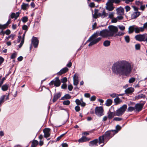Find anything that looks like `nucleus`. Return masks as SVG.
Returning a JSON list of instances; mask_svg holds the SVG:
<instances>
[{
    "label": "nucleus",
    "mask_w": 147,
    "mask_h": 147,
    "mask_svg": "<svg viewBox=\"0 0 147 147\" xmlns=\"http://www.w3.org/2000/svg\"><path fill=\"white\" fill-rule=\"evenodd\" d=\"M90 94L88 93H86L84 94V96L86 98H90Z\"/></svg>",
    "instance_id": "63"
},
{
    "label": "nucleus",
    "mask_w": 147,
    "mask_h": 147,
    "mask_svg": "<svg viewBox=\"0 0 147 147\" xmlns=\"http://www.w3.org/2000/svg\"><path fill=\"white\" fill-rule=\"evenodd\" d=\"M61 93L60 92L54 94L53 99V102H54L56 101L57 100L61 97Z\"/></svg>",
    "instance_id": "13"
},
{
    "label": "nucleus",
    "mask_w": 147,
    "mask_h": 147,
    "mask_svg": "<svg viewBox=\"0 0 147 147\" xmlns=\"http://www.w3.org/2000/svg\"><path fill=\"white\" fill-rule=\"evenodd\" d=\"M73 87L71 85H69L68 86V88L69 91H71L73 89Z\"/></svg>",
    "instance_id": "54"
},
{
    "label": "nucleus",
    "mask_w": 147,
    "mask_h": 147,
    "mask_svg": "<svg viewBox=\"0 0 147 147\" xmlns=\"http://www.w3.org/2000/svg\"><path fill=\"white\" fill-rule=\"evenodd\" d=\"M16 16L15 13H12L10 15V17L11 19H13L14 18L15 19Z\"/></svg>",
    "instance_id": "49"
},
{
    "label": "nucleus",
    "mask_w": 147,
    "mask_h": 147,
    "mask_svg": "<svg viewBox=\"0 0 147 147\" xmlns=\"http://www.w3.org/2000/svg\"><path fill=\"white\" fill-rule=\"evenodd\" d=\"M67 80L66 77H63L61 80V82H62L63 83H65L67 81Z\"/></svg>",
    "instance_id": "39"
},
{
    "label": "nucleus",
    "mask_w": 147,
    "mask_h": 147,
    "mask_svg": "<svg viewBox=\"0 0 147 147\" xmlns=\"http://www.w3.org/2000/svg\"><path fill=\"white\" fill-rule=\"evenodd\" d=\"M132 7L134 9V10L135 11V12L138 11V8L136 7L135 6H133Z\"/></svg>",
    "instance_id": "59"
},
{
    "label": "nucleus",
    "mask_w": 147,
    "mask_h": 147,
    "mask_svg": "<svg viewBox=\"0 0 147 147\" xmlns=\"http://www.w3.org/2000/svg\"><path fill=\"white\" fill-rule=\"evenodd\" d=\"M123 119L122 118H120L119 117H115L113 119V121H120L122 120Z\"/></svg>",
    "instance_id": "41"
},
{
    "label": "nucleus",
    "mask_w": 147,
    "mask_h": 147,
    "mask_svg": "<svg viewBox=\"0 0 147 147\" xmlns=\"http://www.w3.org/2000/svg\"><path fill=\"white\" fill-rule=\"evenodd\" d=\"M145 98V95L142 94H140L136 96L135 97V100H136L140 98Z\"/></svg>",
    "instance_id": "20"
},
{
    "label": "nucleus",
    "mask_w": 147,
    "mask_h": 147,
    "mask_svg": "<svg viewBox=\"0 0 147 147\" xmlns=\"http://www.w3.org/2000/svg\"><path fill=\"white\" fill-rule=\"evenodd\" d=\"M1 89L2 91H7L8 89V86L7 84H5L1 86Z\"/></svg>",
    "instance_id": "22"
},
{
    "label": "nucleus",
    "mask_w": 147,
    "mask_h": 147,
    "mask_svg": "<svg viewBox=\"0 0 147 147\" xmlns=\"http://www.w3.org/2000/svg\"><path fill=\"white\" fill-rule=\"evenodd\" d=\"M134 30H135V28L134 27V26H130L129 28L128 32L129 34H131L134 32Z\"/></svg>",
    "instance_id": "27"
},
{
    "label": "nucleus",
    "mask_w": 147,
    "mask_h": 147,
    "mask_svg": "<svg viewBox=\"0 0 147 147\" xmlns=\"http://www.w3.org/2000/svg\"><path fill=\"white\" fill-rule=\"evenodd\" d=\"M11 22V20L9 18L8 19L7 22L4 25H2V29H4L7 28L8 26Z\"/></svg>",
    "instance_id": "18"
},
{
    "label": "nucleus",
    "mask_w": 147,
    "mask_h": 147,
    "mask_svg": "<svg viewBox=\"0 0 147 147\" xmlns=\"http://www.w3.org/2000/svg\"><path fill=\"white\" fill-rule=\"evenodd\" d=\"M79 75L77 73L75 74L73 77V79H76L77 80H78Z\"/></svg>",
    "instance_id": "47"
},
{
    "label": "nucleus",
    "mask_w": 147,
    "mask_h": 147,
    "mask_svg": "<svg viewBox=\"0 0 147 147\" xmlns=\"http://www.w3.org/2000/svg\"><path fill=\"white\" fill-rule=\"evenodd\" d=\"M112 102L113 101L112 100L110 99H107L106 102V105L107 106H110L111 105Z\"/></svg>",
    "instance_id": "28"
},
{
    "label": "nucleus",
    "mask_w": 147,
    "mask_h": 147,
    "mask_svg": "<svg viewBox=\"0 0 147 147\" xmlns=\"http://www.w3.org/2000/svg\"><path fill=\"white\" fill-rule=\"evenodd\" d=\"M67 87V85L66 83H63L61 86V88L63 89H66Z\"/></svg>",
    "instance_id": "45"
},
{
    "label": "nucleus",
    "mask_w": 147,
    "mask_h": 147,
    "mask_svg": "<svg viewBox=\"0 0 147 147\" xmlns=\"http://www.w3.org/2000/svg\"><path fill=\"white\" fill-rule=\"evenodd\" d=\"M145 34H139L136 35L135 36V39L137 41L140 42L146 41V38H145Z\"/></svg>",
    "instance_id": "8"
},
{
    "label": "nucleus",
    "mask_w": 147,
    "mask_h": 147,
    "mask_svg": "<svg viewBox=\"0 0 147 147\" xmlns=\"http://www.w3.org/2000/svg\"><path fill=\"white\" fill-rule=\"evenodd\" d=\"M51 129L49 128H45L43 130V132L44 133V137L45 138H47L50 136V131Z\"/></svg>",
    "instance_id": "10"
},
{
    "label": "nucleus",
    "mask_w": 147,
    "mask_h": 147,
    "mask_svg": "<svg viewBox=\"0 0 147 147\" xmlns=\"http://www.w3.org/2000/svg\"><path fill=\"white\" fill-rule=\"evenodd\" d=\"M110 42L108 40L105 41L103 43V45L105 47H108L110 45Z\"/></svg>",
    "instance_id": "30"
},
{
    "label": "nucleus",
    "mask_w": 147,
    "mask_h": 147,
    "mask_svg": "<svg viewBox=\"0 0 147 147\" xmlns=\"http://www.w3.org/2000/svg\"><path fill=\"white\" fill-rule=\"evenodd\" d=\"M5 97V95H3L1 96L0 98V105L4 102V100Z\"/></svg>",
    "instance_id": "32"
},
{
    "label": "nucleus",
    "mask_w": 147,
    "mask_h": 147,
    "mask_svg": "<svg viewBox=\"0 0 147 147\" xmlns=\"http://www.w3.org/2000/svg\"><path fill=\"white\" fill-rule=\"evenodd\" d=\"M108 13H106L105 12V10H104L102 13V18H104L105 17H107L108 16Z\"/></svg>",
    "instance_id": "37"
},
{
    "label": "nucleus",
    "mask_w": 147,
    "mask_h": 147,
    "mask_svg": "<svg viewBox=\"0 0 147 147\" xmlns=\"http://www.w3.org/2000/svg\"><path fill=\"white\" fill-rule=\"evenodd\" d=\"M62 147H67L68 145L66 143H63L62 144Z\"/></svg>",
    "instance_id": "64"
},
{
    "label": "nucleus",
    "mask_w": 147,
    "mask_h": 147,
    "mask_svg": "<svg viewBox=\"0 0 147 147\" xmlns=\"http://www.w3.org/2000/svg\"><path fill=\"white\" fill-rule=\"evenodd\" d=\"M140 44H137L135 45V48L136 50H139L140 49Z\"/></svg>",
    "instance_id": "40"
},
{
    "label": "nucleus",
    "mask_w": 147,
    "mask_h": 147,
    "mask_svg": "<svg viewBox=\"0 0 147 147\" xmlns=\"http://www.w3.org/2000/svg\"><path fill=\"white\" fill-rule=\"evenodd\" d=\"M108 117L109 119H112L114 116H116V114L115 113V112H113L109 111L108 113Z\"/></svg>",
    "instance_id": "17"
},
{
    "label": "nucleus",
    "mask_w": 147,
    "mask_h": 147,
    "mask_svg": "<svg viewBox=\"0 0 147 147\" xmlns=\"http://www.w3.org/2000/svg\"><path fill=\"white\" fill-rule=\"evenodd\" d=\"M71 98V96L68 94H65L63 97L61 98V100H64L65 99H70Z\"/></svg>",
    "instance_id": "23"
},
{
    "label": "nucleus",
    "mask_w": 147,
    "mask_h": 147,
    "mask_svg": "<svg viewBox=\"0 0 147 147\" xmlns=\"http://www.w3.org/2000/svg\"><path fill=\"white\" fill-rule=\"evenodd\" d=\"M70 103V102L69 100H65L63 102V104L65 105H68Z\"/></svg>",
    "instance_id": "34"
},
{
    "label": "nucleus",
    "mask_w": 147,
    "mask_h": 147,
    "mask_svg": "<svg viewBox=\"0 0 147 147\" xmlns=\"http://www.w3.org/2000/svg\"><path fill=\"white\" fill-rule=\"evenodd\" d=\"M114 101L115 103V105L119 104L121 102V100L120 98L118 96L114 99Z\"/></svg>",
    "instance_id": "26"
},
{
    "label": "nucleus",
    "mask_w": 147,
    "mask_h": 147,
    "mask_svg": "<svg viewBox=\"0 0 147 147\" xmlns=\"http://www.w3.org/2000/svg\"><path fill=\"white\" fill-rule=\"evenodd\" d=\"M16 55L17 54L16 52L13 53L11 56L10 58L11 59H14L16 58Z\"/></svg>",
    "instance_id": "42"
},
{
    "label": "nucleus",
    "mask_w": 147,
    "mask_h": 147,
    "mask_svg": "<svg viewBox=\"0 0 147 147\" xmlns=\"http://www.w3.org/2000/svg\"><path fill=\"white\" fill-rule=\"evenodd\" d=\"M134 91V89L132 87L128 88L125 90V94H131Z\"/></svg>",
    "instance_id": "16"
},
{
    "label": "nucleus",
    "mask_w": 147,
    "mask_h": 147,
    "mask_svg": "<svg viewBox=\"0 0 147 147\" xmlns=\"http://www.w3.org/2000/svg\"><path fill=\"white\" fill-rule=\"evenodd\" d=\"M131 67L130 63L125 61H120L114 63L112 67L113 72L116 75L127 76L129 74L131 71Z\"/></svg>",
    "instance_id": "2"
},
{
    "label": "nucleus",
    "mask_w": 147,
    "mask_h": 147,
    "mask_svg": "<svg viewBox=\"0 0 147 147\" xmlns=\"http://www.w3.org/2000/svg\"><path fill=\"white\" fill-rule=\"evenodd\" d=\"M104 109L102 107H96L95 109V113L97 116L100 117L103 115Z\"/></svg>",
    "instance_id": "7"
},
{
    "label": "nucleus",
    "mask_w": 147,
    "mask_h": 147,
    "mask_svg": "<svg viewBox=\"0 0 147 147\" xmlns=\"http://www.w3.org/2000/svg\"><path fill=\"white\" fill-rule=\"evenodd\" d=\"M90 140V138H88L85 136H83L81 138L78 140V142L79 143H83L88 141Z\"/></svg>",
    "instance_id": "14"
},
{
    "label": "nucleus",
    "mask_w": 147,
    "mask_h": 147,
    "mask_svg": "<svg viewBox=\"0 0 147 147\" xmlns=\"http://www.w3.org/2000/svg\"><path fill=\"white\" fill-rule=\"evenodd\" d=\"M127 110L128 112H132L133 111H135V107H128Z\"/></svg>",
    "instance_id": "33"
},
{
    "label": "nucleus",
    "mask_w": 147,
    "mask_h": 147,
    "mask_svg": "<svg viewBox=\"0 0 147 147\" xmlns=\"http://www.w3.org/2000/svg\"><path fill=\"white\" fill-rule=\"evenodd\" d=\"M117 10V13L118 14L120 15L123 13L124 10L122 8H118Z\"/></svg>",
    "instance_id": "25"
},
{
    "label": "nucleus",
    "mask_w": 147,
    "mask_h": 147,
    "mask_svg": "<svg viewBox=\"0 0 147 147\" xmlns=\"http://www.w3.org/2000/svg\"><path fill=\"white\" fill-rule=\"evenodd\" d=\"M97 26V23L96 22H95L94 24L92 25V29L94 30L96 28V26Z\"/></svg>",
    "instance_id": "61"
},
{
    "label": "nucleus",
    "mask_w": 147,
    "mask_h": 147,
    "mask_svg": "<svg viewBox=\"0 0 147 147\" xmlns=\"http://www.w3.org/2000/svg\"><path fill=\"white\" fill-rule=\"evenodd\" d=\"M116 130L107 131L103 135L99 136V144L104 143L105 142V143H106L110 139L117 133L118 131L121 129V127L119 125H117L116 127Z\"/></svg>",
    "instance_id": "3"
},
{
    "label": "nucleus",
    "mask_w": 147,
    "mask_h": 147,
    "mask_svg": "<svg viewBox=\"0 0 147 147\" xmlns=\"http://www.w3.org/2000/svg\"><path fill=\"white\" fill-rule=\"evenodd\" d=\"M142 102V103H137L135 105V109L136 111L139 112L142 110L146 102L145 101H142L141 100L140 101V102Z\"/></svg>",
    "instance_id": "6"
},
{
    "label": "nucleus",
    "mask_w": 147,
    "mask_h": 147,
    "mask_svg": "<svg viewBox=\"0 0 147 147\" xmlns=\"http://www.w3.org/2000/svg\"><path fill=\"white\" fill-rule=\"evenodd\" d=\"M99 137L98 138V140L97 139H94V140L91 141L89 142V145L90 146H92L93 145H95L96 146H98V142L99 144H100L99 143Z\"/></svg>",
    "instance_id": "11"
},
{
    "label": "nucleus",
    "mask_w": 147,
    "mask_h": 147,
    "mask_svg": "<svg viewBox=\"0 0 147 147\" xmlns=\"http://www.w3.org/2000/svg\"><path fill=\"white\" fill-rule=\"evenodd\" d=\"M29 5L28 4H25L24 3H23L22 5H21L22 9L24 10H25L26 9V8L28 7Z\"/></svg>",
    "instance_id": "29"
},
{
    "label": "nucleus",
    "mask_w": 147,
    "mask_h": 147,
    "mask_svg": "<svg viewBox=\"0 0 147 147\" xmlns=\"http://www.w3.org/2000/svg\"><path fill=\"white\" fill-rule=\"evenodd\" d=\"M20 13L19 12H17L16 13V14H15V16H16V18H15V20H16L18 18L19 16V15L20 14Z\"/></svg>",
    "instance_id": "58"
},
{
    "label": "nucleus",
    "mask_w": 147,
    "mask_h": 147,
    "mask_svg": "<svg viewBox=\"0 0 147 147\" xmlns=\"http://www.w3.org/2000/svg\"><path fill=\"white\" fill-rule=\"evenodd\" d=\"M117 22V18H113L112 19L111 22L112 23H116Z\"/></svg>",
    "instance_id": "62"
},
{
    "label": "nucleus",
    "mask_w": 147,
    "mask_h": 147,
    "mask_svg": "<svg viewBox=\"0 0 147 147\" xmlns=\"http://www.w3.org/2000/svg\"><path fill=\"white\" fill-rule=\"evenodd\" d=\"M123 35V33L122 32H118L117 34H116L114 36H122Z\"/></svg>",
    "instance_id": "53"
},
{
    "label": "nucleus",
    "mask_w": 147,
    "mask_h": 147,
    "mask_svg": "<svg viewBox=\"0 0 147 147\" xmlns=\"http://www.w3.org/2000/svg\"><path fill=\"white\" fill-rule=\"evenodd\" d=\"M109 30L107 29H103L100 31H97L94 33L87 41H90L92 40L88 45L89 47L96 44L100 41L102 38H107L113 37L116 33L118 31V29L115 26L110 25L108 27Z\"/></svg>",
    "instance_id": "1"
},
{
    "label": "nucleus",
    "mask_w": 147,
    "mask_h": 147,
    "mask_svg": "<svg viewBox=\"0 0 147 147\" xmlns=\"http://www.w3.org/2000/svg\"><path fill=\"white\" fill-rule=\"evenodd\" d=\"M68 68L67 67H65L62 69H61L60 71L57 73V74L58 76H61L63 74L66 73L68 70Z\"/></svg>",
    "instance_id": "12"
},
{
    "label": "nucleus",
    "mask_w": 147,
    "mask_h": 147,
    "mask_svg": "<svg viewBox=\"0 0 147 147\" xmlns=\"http://www.w3.org/2000/svg\"><path fill=\"white\" fill-rule=\"evenodd\" d=\"M67 133V132H65V133L61 135L60 136H59L57 139V141H59L62 137H63Z\"/></svg>",
    "instance_id": "36"
},
{
    "label": "nucleus",
    "mask_w": 147,
    "mask_h": 147,
    "mask_svg": "<svg viewBox=\"0 0 147 147\" xmlns=\"http://www.w3.org/2000/svg\"><path fill=\"white\" fill-rule=\"evenodd\" d=\"M24 40L22 39V40L21 42L20 43V45L18 46L19 47V48H20L23 45V44L24 43Z\"/></svg>",
    "instance_id": "51"
},
{
    "label": "nucleus",
    "mask_w": 147,
    "mask_h": 147,
    "mask_svg": "<svg viewBox=\"0 0 147 147\" xmlns=\"http://www.w3.org/2000/svg\"><path fill=\"white\" fill-rule=\"evenodd\" d=\"M135 78L133 77L129 79V82L130 84L134 82L135 81Z\"/></svg>",
    "instance_id": "38"
},
{
    "label": "nucleus",
    "mask_w": 147,
    "mask_h": 147,
    "mask_svg": "<svg viewBox=\"0 0 147 147\" xmlns=\"http://www.w3.org/2000/svg\"><path fill=\"white\" fill-rule=\"evenodd\" d=\"M38 143V142L37 140H34L32 142L31 147H36Z\"/></svg>",
    "instance_id": "24"
},
{
    "label": "nucleus",
    "mask_w": 147,
    "mask_h": 147,
    "mask_svg": "<svg viewBox=\"0 0 147 147\" xmlns=\"http://www.w3.org/2000/svg\"><path fill=\"white\" fill-rule=\"evenodd\" d=\"M22 29L23 30L27 31L28 30V27L26 25H24L22 27Z\"/></svg>",
    "instance_id": "43"
},
{
    "label": "nucleus",
    "mask_w": 147,
    "mask_h": 147,
    "mask_svg": "<svg viewBox=\"0 0 147 147\" xmlns=\"http://www.w3.org/2000/svg\"><path fill=\"white\" fill-rule=\"evenodd\" d=\"M96 97L94 96H93L91 97L90 100L91 101H94L96 100Z\"/></svg>",
    "instance_id": "57"
},
{
    "label": "nucleus",
    "mask_w": 147,
    "mask_h": 147,
    "mask_svg": "<svg viewBox=\"0 0 147 147\" xmlns=\"http://www.w3.org/2000/svg\"><path fill=\"white\" fill-rule=\"evenodd\" d=\"M74 80V85H76L77 86V85L79 83V81L78 80H77L76 79H73Z\"/></svg>",
    "instance_id": "46"
},
{
    "label": "nucleus",
    "mask_w": 147,
    "mask_h": 147,
    "mask_svg": "<svg viewBox=\"0 0 147 147\" xmlns=\"http://www.w3.org/2000/svg\"><path fill=\"white\" fill-rule=\"evenodd\" d=\"M125 40L126 42L128 43L129 42L130 40V39L129 37V36H127L125 37Z\"/></svg>",
    "instance_id": "35"
},
{
    "label": "nucleus",
    "mask_w": 147,
    "mask_h": 147,
    "mask_svg": "<svg viewBox=\"0 0 147 147\" xmlns=\"http://www.w3.org/2000/svg\"><path fill=\"white\" fill-rule=\"evenodd\" d=\"M144 31V28L142 27H136L135 28V32L136 33H139L140 32H142Z\"/></svg>",
    "instance_id": "21"
},
{
    "label": "nucleus",
    "mask_w": 147,
    "mask_h": 147,
    "mask_svg": "<svg viewBox=\"0 0 147 147\" xmlns=\"http://www.w3.org/2000/svg\"><path fill=\"white\" fill-rule=\"evenodd\" d=\"M110 96L113 98H114L116 96L117 97L119 96V95L118 94H116L115 93H113V94H111Z\"/></svg>",
    "instance_id": "52"
},
{
    "label": "nucleus",
    "mask_w": 147,
    "mask_h": 147,
    "mask_svg": "<svg viewBox=\"0 0 147 147\" xmlns=\"http://www.w3.org/2000/svg\"><path fill=\"white\" fill-rule=\"evenodd\" d=\"M75 102L76 104L78 106L80 105L81 104L80 100L78 99H76L75 100Z\"/></svg>",
    "instance_id": "44"
},
{
    "label": "nucleus",
    "mask_w": 147,
    "mask_h": 147,
    "mask_svg": "<svg viewBox=\"0 0 147 147\" xmlns=\"http://www.w3.org/2000/svg\"><path fill=\"white\" fill-rule=\"evenodd\" d=\"M145 5H141L140 7V9L142 11H144L145 9Z\"/></svg>",
    "instance_id": "60"
},
{
    "label": "nucleus",
    "mask_w": 147,
    "mask_h": 147,
    "mask_svg": "<svg viewBox=\"0 0 147 147\" xmlns=\"http://www.w3.org/2000/svg\"><path fill=\"white\" fill-rule=\"evenodd\" d=\"M140 15V12L139 11L134 12L131 15V19L137 18Z\"/></svg>",
    "instance_id": "15"
},
{
    "label": "nucleus",
    "mask_w": 147,
    "mask_h": 147,
    "mask_svg": "<svg viewBox=\"0 0 147 147\" xmlns=\"http://www.w3.org/2000/svg\"><path fill=\"white\" fill-rule=\"evenodd\" d=\"M125 10L126 12H128L130 10L131 8L129 6H127L125 7Z\"/></svg>",
    "instance_id": "55"
},
{
    "label": "nucleus",
    "mask_w": 147,
    "mask_h": 147,
    "mask_svg": "<svg viewBox=\"0 0 147 147\" xmlns=\"http://www.w3.org/2000/svg\"><path fill=\"white\" fill-rule=\"evenodd\" d=\"M127 107L126 104L123 105L122 107L117 109L115 112L116 116H121L124 114L126 111Z\"/></svg>",
    "instance_id": "4"
},
{
    "label": "nucleus",
    "mask_w": 147,
    "mask_h": 147,
    "mask_svg": "<svg viewBox=\"0 0 147 147\" xmlns=\"http://www.w3.org/2000/svg\"><path fill=\"white\" fill-rule=\"evenodd\" d=\"M39 43V40L38 38L35 37L33 36L31 40V44L33 46L36 48L38 47Z\"/></svg>",
    "instance_id": "9"
},
{
    "label": "nucleus",
    "mask_w": 147,
    "mask_h": 147,
    "mask_svg": "<svg viewBox=\"0 0 147 147\" xmlns=\"http://www.w3.org/2000/svg\"><path fill=\"white\" fill-rule=\"evenodd\" d=\"M75 109L76 112L79 111L80 110V107L78 105L76 106L75 108Z\"/></svg>",
    "instance_id": "48"
},
{
    "label": "nucleus",
    "mask_w": 147,
    "mask_h": 147,
    "mask_svg": "<svg viewBox=\"0 0 147 147\" xmlns=\"http://www.w3.org/2000/svg\"><path fill=\"white\" fill-rule=\"evenodd\" d=\"M61 84V82L59 79V77H56L49 83V85L50 86H51L54 85V86L56 87L59 86Z\"/></svg>",
    "instance_id": "5"
},
{
    "label": "nucleus",
    "mask_w": 147,
    "mask_h": 147,
    "mask_svg": "<svg viewBox=\"0 0 147 147\" xmlns=\"http://www.w3.org/2000/svg\"><path fill=\"white\" fill-rule=\"evenodd\" d=\"M4 59L3 58L1 57L0 56V66L4 62Z\"/></svg>",
    "instance_id": "50"
},
{
    "label": "nucleus",
    "mask_w": 147,
    "mask_h": 147,
    "mask_svg": "<svg viewBox=\"0 0 147 147\" xmlns=\"http://www.w3.org/2000/svg\"><path fill=\"white\" fill-rule=\"evenodd\" d=\"M107 7L106 8L109 11H112L114 8L113 6V4H110L108 3H106Z\"/></svg>",
    "instance_id": "19"
},
{
    "label": "nucleus",
    "mask_w": 147,
    "mask_h": 147,
    "mask_svg": "<svg viewBox=\"0 0 147 147\" xmlns=\"http://www.w3.org/2000/svg\"><path fill=\"white\" fill-rule=\"evenodd\" d=\"M28 18L27 16H25L22 17V21L23 23H25L28 21Z\"/></svg>",
    "instance_id": "31"
},
{
    "label": "nucleus",
    "mask_w": 147,
    "mask_h": 147,
    "mask_svg": "<svg viewBox=\"0 0 147 147\" xmlns=\"http://www.w3.org/2000/svg\"><path fill=\"white\" fill-rule=\"evenodd\" d=\"M5 34L7 35H9L11 33V31L9 29H7L6 30V31L5 32Z\"/></svg>",
    "instance_id": "56"
}]
</instances>
